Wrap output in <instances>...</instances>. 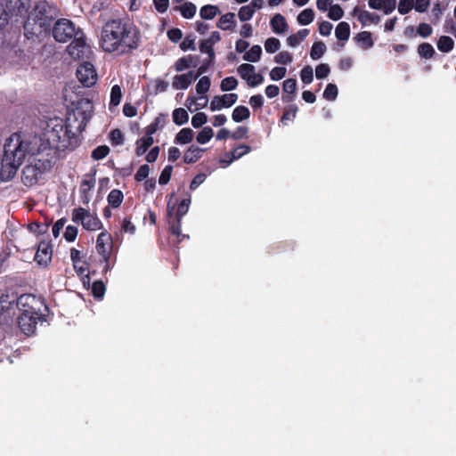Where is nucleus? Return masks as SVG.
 I'll list each match as a JSON object with an SVG mask.
<instances>
[{
	"mask_svg": "<svg viewBox=\"0 0 456 456\" xmlns=\"http://www.w3.org/2000/svg\"><path fill=\"white\" fill-rule=\"evenodd\" d=\"M140 42L139 29L127 18L110 20L102 27L101 45L107 53L128 54L139 47Z\"/></svg>",
	"mask_w": 456,
	"mask_h": 456,
	"instance_id": "1",
	"label": "nucleus"
},
{
	"mask_svg": "<svg viewBox=\"0 0 456 456\" xmlns=\"http://www.w3.org/2000/svg\"><path fill=\"white\" fill-rule=\"evenodd\" d=\"M57 15L58 11L55 6L46 1H39L24 22L25 36L30 38L49 33Z\"/></svg>",
	"mask_w": 456,
	"mask_h": 456,
	"instance_id": "2",
	"label": "nucleus"
},
{
	"mask_svg": "<svg viewBox=\"0 0 456 456\" xmlns=\"http://www.w3.org/2000/svg\"><path fill=\"white\" fill-rule=\"evenodd\" d=\"M69 120L55 118L47 123L45 133L48 145L61 151H74L81 142L77 133L71 131Z\"/></svg>",
	"mask_w": 456,
	"mask_h": 456,
	"instance_id": "3",
	"label": "nucleus"
},
{
	"mask_svg": "<svg viewBox=\"0 0 456 456\" xmlns=\"http://www.w3.org/2000/svg\"><path fill=\"white\" fill-rule=\"evenodd\" d=\"M27 147L17 134H12L4 145V154L0 157V180L13 178L26 157Z\"/></svg>",
	"mask_w": 456,
	"mask_h": 456,
	"instance_id": "4",
	"label": "nucleus"
},
{
	"mask_svg": "<svg viewBox=\"0 0 456 456\" xmlns=\"http://www.w3.org/2000/svg\"><path fill=\"white\" fill-rule=\"evenodd\" d=\"M191 204V195L183 199L175 208V204L171 205L168 201L167 206V217L170 232L177 238V241L181 242L189 236L182 233V218L189 211Z\"/></svg>",
	"mask_w": 456,
	"mask_h": 456,
	"instance_id": "5",
	"label": "nucleus"
},
{
	"mask_svg": "<svg viewBox=\"0 0 456 456\" xmlns=\"http://www.w3.org/2000/svg\"><path fill=\"white\" fill-rule=\"evenodd\" d=\"M53 38L60 43H67L71 39L78 37V31H82L77 28L75 23L69 19L61 18L57 20L51 28Z\"/></svg>",
	"mask_w": 456,
	"mask_h": 456,
	"instance_id": "6",
	"label": "nucleus"
},
{
	"mask_svg": "<svg viewBox=\"0 0 456 456\" xmlns=\"http://www.w3.org/2000/svg\"><path fill=\"white\" fill-rule=\"evenodd\" d=\"M59 150L50 146L42 144L37 151L32 153L29 157V160H31L34 164H37L41 170L44 172H49L57 160V152Z\"/></svg>",
	"mask_w": 456,
	"mask_h": 456,
	"instance_id": "7",
	"label": "nucleus"
},
{
	"mask_svg": "<svg viewBox=\"0 0 456 456\" xmlns=\"http://www.w3.org/2000/svg\"><path fill=\"white\" fill-rule=\"evenodd\" d=\"M42 309L48 310L44 300L40 297L32 294H22L18 297L16 310H19L20 314H45L42 313Z\"/></svg>",
	"mask_w": 456,
	"mask_h": 456,
	"instance_id": "8",
	"label": "nucleus"
},
{
	"mask_svg": "<svg viewBox=\"0 0 456 456\" xmlns=\"http://www.w3.org/2000/svg\"><path fill=\"white\" fill-rule=\"evenodd\" d=\"M95 248L97 253L102 257L101 262L104 263L102 272L106 273L113 266V265L110 263L111 252L113 248V241L110 233L108 232H101L97 237Z\"/></svg>",
	"mask_w": 456,
	"mask_h": 456,
	"instance_id": "9",
	"label": "nucleus"
},
{
	"mask_svg": "<svg viewBox=\"0 0 456 456\" xmlns=\"http://www.w3.org/2000/svg\"><path fill=\"white\" fill-rule=\"evenodd\" d=\"M17 300V293L8 289H0V319L7 321L12 318L16 313Z\"/></svg>",
	"mask_w": 456,
	"mask_h": 456,
	"instance_id": "10",
	"label": "nucleus"
},
{
	"mask_svg": "<svg viewBox=\"0 0 456 456\" xmlns=\"http://www.w3.org/2000/svg\"><path fill=\"white\" fill-rule=\"evenodd\" d=\"M69 54L74 60H85L88 59L92 54V50L89 45L86 44L85 34L83 31H78V37L69 44L67 49Z\"/></svg>",
	"mask_w": 456,
	"mask_h": 456,
	"instance_id": "11",
	"label": "nucleus"
},
{
	"mask_svg": "<svg viewBox=\"0 0 456 456\" xmlns=\"http://www.w3.org/2000/svg\"><path fill=\"white\" fill-rule=\"evenodd\" d=\"M72 221L74 223L81 222L83 228L89 231H95L102 227V222L96 216L83 208H74L72 211Z\"/></svg>",
	"mask_w": 456,
	"mask_h": 456,
	"instance_id": "12",
	"label": "nucleus"
},
{
	"mask_svg": "<svg viewBox=\"0 0 456 456\" xmlns=\"http://www.w3.org/2000/svg\"><path fill=\"white\" fill-rule=\"evenodd\" d=\"M77 77L86 87H90L96 83L97 74L94 65L88 61H84L77 69Z\"/></svg>",
	"mask_w": 456,
	"mask_h": 456,
	"instance_id": "13",
	"label": "nucleus"
},
{
	"mask_svg": "<svg viewBox=\"0 0 456 456\" xmlns=\"http://www.w3.org/2000/svg\"><path fill=\"white\" fill-rule=\"evenodd\" d=\"M45 314H21L18 317L17 322L20 330L27 336L35 333L38 321L45 320Z\"/></svg>",
	"mask_w": 456,
	"mask_h": 456,
	"instance_id": "14",
	"label": "nucleus"
},
{
	"mask_svg": "<svg viewBox=\"0 0 456 456\" xmlns=\"http://www.w3.org/2000/svg\"><path fill=\"white\" fill-rule=\"evenodd\" d=\"M24 167L22 170V182L25 185H33L37 183L44 172L41 168L34 164L31 160Z\"/></svg>",
	"mask_w": 456,
	"mask_h": 456,
	"instance_id": "15",
	"label": "nucleus"
},
{
	"mask_svg": "<svg viewBox=\"0 0 456 456\" xmlns=\"http://www.w3.org/2000/svg\"><path fill=\"white\" fill-rule=\"evenodd\" d=\"M53 256V248L49 243L42 241L37 247V250L35 255V261L40 265L46 266L51 262Z\"/></svg>",
	"mask_w": 456,
	"mask_h": 456,
	"instance_id": "16",
	"label": "nucleus"
},
{
	"mask_svg": "<svg viewBox=\"0 0 456 456\" xmlns=\"http://www.w3.org/2000/svg\"><path fill=\"white\" fill-rule=\"evenodd\" d=\"M80 104L83 105L85 109L83 110H80V107H77L74 115L81 116L82 118L80 124L77 127V131L82 132L85 129L86 123L91 118L93 103L90 100L86 99L85 101H82Z\"/></svg>",
	"mask_w": 456,
	"mask_h": 456,
	"instance_id": "17",
	"label": "nucleus"
},
{
	"mask_svg": "<svg viewBox=\"0 0 456 456\" xmlns=\"http://www.w3.org/2000/svg\"><path fill=\"white\" fill-rule=\"evenodd\" d=\"M194 71H189L185 74L176 75L174 77L172 86L175 89H187L190 85L196 80Z\"/></svg>",
	"mask_w": 456,
	"mask_h": 456,
	"instance_id": "18",
	"label": "nucleus"
},
{
	"mask_svg": "<svg viewBox=\"0 0 456 456\" xmlns=\"http://www.w3.org/2000/svg\"><path fill=\"white\" fill-rule=\"evenodd\" d=\"M283 94L281 99L284 102H291L295 98L297 90V80L295 78H288L283 81Z\"/></svg>",
	"mask_w": 456,
	"mask_h": 456,
	"instance_id": "19",
	"label": "nucleus"
},
{
	"mask_svg": "<svg viewBox=\"0 0 456 456\" xmlns=\"http://www.w3.org/2000/svg\"><path fill=\"white\" fill-rule=\"evenodd\" d=\"M204 151L205 149H202L194 144L191 145L183 154V162L185 164L196 163L200 159L202 158Z\"/></svg>",
	"mask_w": 456,
	"mask_h": 456,
	"instance_id": "20",
	"label": "nucleus"
},
{
	"mask_svg": "<svg viewBox=\"0 0 456 456\" xmlns=\"http://www.w3.org/2000/svg\"><path fill=\"white\" fill-rule=\"evenodd\" d=\"M270 25L273 31L276 34H283L288 29V23L286 19L281 13H276L270 20Z\"/></svg>",
	"mask_w": 456,
	"mask_h": 456,
	"instance_id": "21",
	"label": "nucleus"
},
{
	"mask_svg": "<svg viewBox=\"0 0 456 456\" xmlns=\"http://www.w3.org/2000/svg\"><path fill=\"white\" fill-rule=\"evenodd\" d=\"M95 185V179L94 176H91L90 179H84L81 182L80 184V194H81V200L84 204L89 203V191L94 187Z\"/></svg>",
	"mask_w": 456,
	"mask_h": 456,
	"instance_id": "22",
	"label": "nucleus"
},
{
	"mask_svg": "<svg viewBox=\"0 0 456 456\" xmlns=\"http://www.w3.org/2000/svg\"><path fill=\"white\" fill-rule=\"evenodd\" d=\"M216 26L223 30H232L235 26V14L227 12L222 15Z\"/></svg>",
	"mask_w": 456,
	"mask_h": 456,
	"instance_id": "23",
	"label": "nucleus"
},
{
	"mask_svg": "<svg viewBox=\"0 0 456 456\" xmlns=\"http://www.w3.org/2000/svg\"><path fill=\"white\" fill-rule=\"evenodd\" d=\"M173 9L174 11H179L184 19L193 18L197 11L196 5L191 2H185L182 5L175 6Z\"/></svg>",
	"mask_w": 456,
	"mask_h": 456,
	"instance_id": "24",
	"label": "nucleus"
},
{
	"mask_svg": "<svg viewBox=\"0 0 456 456\" xmlns=\"http://www.w3.org/2000/svg\"><path fill=\"white\" fill-rule=\"evenodd\" d=\"M154 141L152 136H143L138 139L135 142V154L140 157L143 155L148 149L153 144Z\"/></svg>",
	"mask_w": 456,
	"mask_h": 456,
	"instance_id": "25",
	"label": "nucleus"
},
{
	"mask_svg": "<svg viewBox=\"0 0 456 456\" xmlns=\"http://www.w3.org/2000/svg\"><path fill=\"white\" fill-rule=\"evenodd\" d=\"M194 132L189 128L185 127L181 129L175 137V143L176 144H187L190 143L193 140Z\"/></svg>",
	"mask_w": 456,
	"mask_h": 456,
	"instance_id": "26",
	"label": "nucleus"
},
{
	"mask_svg": "<svg viewBox=\"0 0 456 456\" xmlns=\"http://www.w3.org/2000/svg\"><path fill=\"white\" fill-rule=\"evenodd\" d=\"M249 116L250 111L248 108L244 105H239L233 110L232 118L234 122L240 123L248 119Z\"/></svg>",
	"mask_w": 456,
	"mask_h": 456,
	"instance_id": "27",
	"label": "nucleus"
},
{
	"mask_svg": "<svg viewBox=\"0 0 456 456\" xmlns=\"http://www.w3.org/2000/svg\"><path fill=\"white\" fill-rule=\"evenodd\" d=\"M309 29L302 28L297 34H292L287 37V44L291 47L298 45L308 35Z\"/></svg>",
	"mask_w": 456,
	"mask_h": 456,
	"instance_id": "28",
	"label": "nucleus"
},
{
	"mask_svg": "<svg viewBox=\"0 0 456 456\" xmlns=\"http://www.w3.org/2000/svg\"><path fill=\"white\" fill-rule=\"evenodd\" d=\"M76 273L82 277L84 284L89 283V265L86 261H81V263L72 264Z\"/></svg>",
	"mask_w": 456,
	"mask_h": 456,
	"instance_id": "29",
	"label": "nucleus"
},
{
	"mask_svg": "<svg viewBox=\"0 0 456 456\" xmlns=\"http://www.w3.org/2000/svg\"><path fill=\"white\" fill-rule=\"evenodd\" d=\"M335 36L339 41H347L350 37V26L346 21L339 22L335 29Z\"/></svg>",
	"mask_w": 456,
	"mask_h": 456,
	"instance_id": "30",
	"label": "nucleus"
},
{
	"mask_svg": "<svg viewBox=\"0 0 456 456\" xmlns=\"http://www.w3.org/2000/svg\"><path fill=\"white\" fill-rule=\"evenodd\" d=\"M354 39L358 43H362V47L363 49L371 48L374 45V41L372 39V34L370 31H362L358 33Z\"/></svg>",
	"mask_w": 456,
	"mask_h": 456,
	"instance_id": "31",
	"label": "nucleus"
},
{
	"mask_svg": "<svg viewBox=\"0 0 456 456\" xmlns=\"http://www.w3.org/2000/svg\"><path fill=\"white\" fill-rule=\"evenodd\" d=\"M418 54L424 59H431L436 55L433 45L428 42H423L418 45Z\"/></svg>",
	"mask_w": 456,
	"mask_h": 456,
	"instance_id": "32",
	"label": "nucleus"
},
{
	"mask_svg": "<svg viewBox=\"0 0 456 456\" xmlns=\"http://www.w3.org/2000/svg\"><path fill=\"white\" fill-rule=\"evenodd\" d=\"M123 199V192L118 189L111 190L107 197L109 205L114 208H117L121 205Z\"/></svg>",
	"mask_w": 456,
	"mask_h": 456,
	"instance_id": "33",
	"label": "nucleus"
},
{
	"mask_svg": "<svg viewBox=\"0 0 456 456\" xmlns=\"http://www.w3.org/2000/svg\"><path fill=\"white\" fill-rule=\"evenodd\" d=\"M358 20L362 26H366L368 23H379L380 17L376 13H370L368 11H362L358 14Z\"/></svg>",
	"mask_w": 456,
	"mask_h": 456,
	"instance_id": "34",
	"label": "nucleus"
},
{
	"mask_svg": "<svg viewBox=\"0 0 456 456\" xmlns=\"http://www.w3.org/2000/svg\"><path fill=\"white\" fill-rule=\"evenodd\" d=\"M262 55V48L258 45H253L243 55V60L250 62H256L260 60Z\"/></svg>",
	"mask_w": 456,
	"mask_h": 456,
	"instance_id": "35",
	"label": "nucleus"
},
{
	"mask_svg": "<svg viewBox=\"0 0 456 456\" xmlns=\"http://www.w3.org/2000/svg\"><path fill=\"white\" fill-rule=\"evenodd\" d=\"M454 47V41L448 36H441L437 41V48L442 53H449Z\"/></svg>",
	"mask_w": 456,
	"mask_h": 456,
	"instance_id": "36",
	"label": "nucleus"
},
{
	"mask_svg": "<svg viewBox=\"0 0 456 456\" xmlns=\"http://www.w3.org/2000/svg\"><path fill=\"white\" fill-rule=\"evenodd\" d=\"M219 12V9L216 5L206 4L200 10V16L203 20H212Z\"/></svg>",
	"mask_w": 456,
	"mask_h": 456,
	"instance_id": "37",
	"label": "nucleus"
},
{
	"mask_svg": "<svg viewBox=\"0 0 456 456\" xmlns=\"http://www.w3.org/2000/svg\"><path fill=\"white\" fill-rule=\"evenodd\" d=\"M173 121L177 126L184 125L189 120L188 112L183 108H176L173 111Z\"/></svg>",
	"mask_w": 456,
	"mask_h": 456,
	"instance_id": "38",
	"label": "nucleus"
},
{
	"mask_svg": "<svg viewBox=\"0 0 456 456\" xmlns=\"http://www.w3.org/2000/svg\"><path fill=\"white\" fill-rule=\"evenodd\" d=\"M326 45L322 41L314 42L310 51V56L313 60L320 59L326 52Z\"/></svg>",
	"mask_w": 456,
	"mask_h": 456,
	"instance_id": "39",
	"label": "nucleus"
},
{
	"mask_svg": "<svg viewBox=\"0 0 456 456\" xmlns=\"http://www.w3.org/2000/svg\"><path fill=\"white\" fill-rule=\"evenodd\" d=\"M237 72L248 84L251 75L255 72V67L249 63H243L238 67Z\"/></svg>",
	"mask_w": 456,
	"mask_h": 456,
	"instance_id": "40",
	"label": "nucleus"
},
{
	"mask_svg": "<svg viewBox=\"0 0 456 456\" xmlns=\"http://www.w3.org/2000/svg\"><path fill=\"white\" fill-rule=\"evenodd\" d=\"M314 19V12L311 8H307L303 10L298 15H297V22L300 25H308L313 22Z\"/></svg>",
	"mask_w": 456,
	"mask_h": 456,
	"instance_id": "41",
	"label": "nucleus"
},
{
	"mask_svg": "<svg viewBox=\"0 0 456 456\" xmlns=\"http://www.w3.org/2000/svg\"><path fill=\"white\" fill-rule=\"evenodd\" d=\"M213 134V129L210 126H205L198 133L196 140L199 143L205 144L211 140Z\"/></svg>",
	"mask_w": 456,
	"mask_h": 456,
	"instance_id": "42",
	"label": "nucleus"
},
{
	"mask_svg": "<svg viewBox=\"0 0 456 456\" xmlns=\"http://www.w3.org/2000/svg\"><path fill=\"white\" fill-rule=\"evenodd\" d=\"M106 287L102 281H95L92 284V294L94 298L102 299L105 294Z\"/></svg>",
	"mask_w": 456,
	"mask_h": 456,
	"instance_id": "43",
	"label": "nucleus"
},
{
	"mask_svg": "<svg viewBox=\"0 0 456 456\" xmlns=\"http://www.w3.org/2000/svg\"><path fill=\"white\" fill-rule=\"evenodd\" d=\"M298 108L296 104H290L283 110L281 121L286 125L287 120H293L296 118Z\"/></svg>",
	"mask_w": 456,
	"mask_h": 456,
	"instance_id": "44",
	"label": "nucleus"
},
{
	"mask_svg": "<svg viewBox=\"0 0 456 456\" xmlns=\"http://www.w3.org/2000/svg\"><path fill=\"white\" fill-rule=\"evenodd\" d=\"M338 89L335 84L330 83L326 86V88L323 92V98L327 101H335L338 97Z\"/></svg>",
	"mask_w": 456,
	"mask_h": 456,
	"instance_id": "45",
	"label": "nucleus"
},
{
	"mask_svg": "<svg viewBox=\"0 0 456 456\" xmlns=\"http://www.w3.org/2000/svg\"><path fill=\"white\" fill-rule=\"evenodd\" d=\"M251 151V147L246 144H240L238 147L234 148L232 151V159L229 161L232 162V160L238 159L244 155L249 153Z\"/></svg>",
	"mask_w": 456,
	"mask_h": 456,
	"instance_id": "46",
	"label": "nucleus"
},
{
	"mask_svg": "<svg viewBox=\"0 0 456 456\" xmlns=\"http://www.w3.org/2000/svg\"><path fill=\"white\" fill-rule=\"evenodd\" d=\"M238 80L234 77H227L221 81L220 89L223 92L232 91L236 89Z\"/></svg>",
	"mask_w": 456,
	"mask_h": 456,
	"instance_id": "47",
	"label": "nucleus"
},
{
	"mask_svg": "<svg viewBox=\"0 0 456 456\" xmlns=\"http://www.w3.org/2000/svg\"><path fill=\"white\" fill-rule=\"evenodd\" d=\"M122 98V91L121 87L118 85H115L111 87L110 91V106H118Z\"/></svg>",
	"mask_w": 456,
	"mask_h": 456,
	"instance_id": "48",
	"label": "nucleus"
},
{
	"mask_svg": "<svg viewBox=\"0 0 456 456\" xmlns=\"http://www.w3.org/2000/svg\"><path fill=\"white\" fill-rule=\"evenodd\" d=\"M211 86V80L208 77H202L196 85V92L199 94H205L208 92Z\"/></svg>",
	"mask_w": 456,
	"mask_h": 456,
	"instance_id": "49",
	"label": "nucleus"
},
{
	"mask_svg": "<svg viewBox=\"0 0 456 456\" xmlns=\"http://www.w3.org/2000/svg\"><path fill=\"white\" fill-rule=\"evenodd\" d=\"M190 61L197 60V56L189 55L188 57H182L178 59L175 63V68L176 71H183L191 67Z\"/></svg>",
	"mask_w": 456,
	"mask_h": 456,
	"instance_id": "50",
	"label": "nucleus"
},
{
	"mask_svg": "<svg viewBox=\"0 0 456 456\" xmlns=\"http://www.w3.org/2000/svg\"><path fill=\"white\" fill-rule=\"evenodd\" d=\"M110 150L107 145H100L94 149L91 157L94 160H101L104 159L110 153Z\"/></svg>",
	"mask_w": 456,
	"mask_h": 456,
	"instance_id": "51",
	"label": "nucleus"
},
{
	"mask_svg": "<svg viewBox=\"0 0 456 456\" xmlns=\"http://www.w3.org/2000/svg\"><path fill=\"white\" fill-rule=\"evenodd\" d=\"M281 47V42L276 37H269L265 42V49L269 53H276Z\"/></svg>",
	"mask_w": 456,
	"mask_h": 456,
	"instance_id": "52",
	"label": "nucleus"
},
{
	"mask_svg": "<svg viewBox=\"0 0 456 456\" xmlns=\"http://www.w3.org/2000/svg\"><path fill=\"white\" fill-rule=\"evenodd\" d=\"M255 10L250 5H244L240 8L238 17L241 21L249 20L254 15Z\"/></svg>",
	"mask_w": 456,
	"mask_h": 456,
	"instance_id": "53",
	"label": "nucleus"
},
{
	"mask_svg": "<svg viewBox=\"0 0 456 456\" xmlns=\"http://www.w3.org/2000/svg\"><path fill=\"white\" fill-rule=\"evenodd\" d=\"M110 140L113 146L121 145L124 142V135L120 129H113L110 134Z\"/></svg>",
	"mask_w": 456,
	"mask_h": 456,
	"instance_id": "54",
	"label": "nucleus"
},
{
	"mask_svg": "<svg viewBox=\"0 0 456 456\" xmlns=\"http://www.w3.org/2000/svg\"><path fill=\"white\" fill-rule=\"evenodd\" d=\"M293 61L292 54L288 51L280 52L275 57L274 61L278 64L287 65Z\"/></svg>",
	"mask_w": 456,
	"mask_h": 456,
	"instance_id": "55",
	"label": "nucleus"
},
{
	"mask_svg": "<svg viewBox=\"0 0 456 456\" xmlns=\"http://www.w3.org/2000/svg\"><path fill=\"white\" fill-rule=\"evenodd\" d=\"M416 33L419 37L427 38L432 35L433 28L431 25H429L428 23L422 22L419 23V26L417 27Z\"/></svg>",
	"mask_w": 456,
	"mask_h": 456,
	"instance_id": "56",
	"label": "nucleus"
},
{
	"mask_svg": "<svg viewBox=\"0 0 456 456\" xmlns=\"http://www.w3.org/2000/svg\"><path fill=\"white\" fill-rule=\"evenodd\" d=\"M301 80L304 84H310L314 80V71L311 66H305L300 72Z\"/></svg>",
	"mask_w": 456,
	"mask_h": 456,
	"instance_id": "57",
	"label": "nucleus"
},
{
	"mask_svg": "<svg viewBox=\"0 0 456 456\" xmlns=\"http://www.w3.org/2000/svg\"><path fill=\"white\" fill-rule=\"evenodd\" d=\"M172 172H173V167L171 165L166 166L160 173V175L159 178V183L161 185H165V184L168 183V182L171 179Z\"/></svg>",
	"mask_w": 456,
	"mask_h": 456,
	"instance_id": "58",
	"label": "nucleus"
},
{
	"mask_svg": "<svg viewBox=\"0 0 456 456\" xmlns=\"http://www.w3.org/2000/svg\"><path fill=\"white\" fill-rule=\"evenodd\" d=\"M344 16V11L338 4H331L328 17L332 20H338Z\"/></svg>",
	"mask_w": 456,
	"mask_h": 456,
	"instance_id": "59",
	"label": "nucleus"
},
{
	"mask_svg": "<svg viewBox=\"0 0 456 456\" xmlns=\"http://www.w3.org/2000/svg\"><path fill=\"white\" fill-rule=\"evenodd\" d=\"M414 8V0H400L398 12L400 14H407Z\"/></svg>",
	"mask_w": 456,
	"mask_h": 456,
	"instance_id": "60",
	"label": "nucleus"
},
{
	"mask_svg": "<svg viewBox=\"0 0 456 456\" xmlns=\"http://www.w3.org/2000/svg\"><path fill=\"white\" fill-rule=\"evenodd\" d=\"M330 72V68L327 63H321L315 68V76L318 79L327 77Z\"/></svg>",
	"mask_w": 456,
	"mask_h": 456,
	"instance_id": "61",
	"label": "nucleus"
},
{
	"mask_svg": "<svg viewBox=\"0 0 456 456\" xmlns=\"http://www.w3.org/2000/svg\"><path fill=\"white\" fill-rule=\"evenodd\" d=\"M208 121V117L204 112L196 113L191 118V125L195 128L202 126Z\"/></svg>",
	"mask_w": 456,
	"mask_h": 456,
	"instance_id": "62",
	"label": "nucleus"
},
{
	"mask_svg": "<svg viewBox=\"0 0 456 456\" xmlns=\"http://www.w3.org/2000/svg\"><path fill=\"white\" fill-rule=\"evenodd\" d=\"M136 231L135 225L132 223L131 217L126 216L121 223V232L134 234Z\"/></svg>",
	"mask_w": 456,
	"mask_h": 456,
	"instance_id": "63",
	"label": "nucleus"
},
{
	"mask_svg": "<svg viewBox=\"0 0 456 456\" xmlns=\"http://www.w3.org/2000/svg\"><path fill=\"white\" fill-rule=\"evenodd\" d=\"M150 173V167L147 164L142 165L134 175V180L136 182H142L145 180Z\"/></svg>",
	"mask_w": 456,
	"mask_h": 456,
	"instance_id": "64",
	"label": "nucleus"
}]
</instances>
